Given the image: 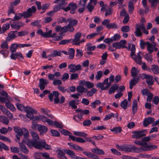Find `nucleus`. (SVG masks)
<instances>
[{"label":"nucleus","instance_id":"f257e3e1","mask_svg":"<svg viewBox=\"0 0 159 159\" xmlns=\"http://www.w3.org/2000/svg\"><path fill=\"white\" fill-rule=\"evenodd\" d=\"M30 134L34 140H31L28 138H26V140L22 141V142L25 143L29 148H31L34 147L37 149H41L43 148L47 150L52 149L50 145L46 144L44 140H38L39 139V137L36 132L34 131H30Z\"/></svg>","mask_w":159,"mask_h":159},{"label":"nucleus","instance_id":"f03ea898","mask_svg":"<svg viewBox=\"0 0 159 159\" xmlns=\"http://www.w3.org/2000/svg\"><path fill=\"white\" fill-rule=\"evenodd\" d=\"M36 7L34 6H32L29 8L26 11H24L22 13H18L16 14L13 21L17 20H20L22 17L24 18H28L32 16L34 13L36 11Z\"/></svg>","mask_w":159,"mask_h":159},{"label":"nucleus","instance_id":"7ed1b4c3","mask_svg":"<svg viewBox=\"0 0 159 159\" xmlns=\"http://www.w3.org/2000/svg\"><path fill=\"white\" fill-rule=\"evenodd\" d=\"M59 94V93L57 91H53L52 93H50L49 95V99L51 102H52L53 100V97L54 96L55 97L54 99L55 104L58 103L62 104L65 101V98L63 96H61L60 99L58 97Z\"/></svg>","mask_w":159,"mask_h":159},{"label":"nucleus","instance_id":"20e7f679","mask_svg":"<svg viewBox=\"0 0 159 159\" xmlns=\"http://www.w3.org/2000/svg\"><path fill=\"white\" fill-rule=\"evenodd\" d=\"M146 130H141L140 131H133L132 133L134 135L132 136L133 139H139L142 138L146 135Z\"/></svg>","mask_w":159,"mask_h":159},{"label":"nucleus","instance_id":"39448f33","mask_svg":"<svg viewBox=\"0 0 159 159\" xmlns=\"http://www.w3.org/2000/svg\"><path fill=\"white\" fill-rule=\"evenodd\" d=\"M77 7V5L74 3H69L68 6L64 8V11H67L70 10V12L71 14H74L75 12V10Z\"/></svg>","mask_w":159,"mask_h":159},{"label":"nucleus","instance_id":"423d86ee","mask_svg":"<svg viewBox=\"0 0 159 159\" xmlns=\"http://www.w3.org/2000/svg\"><path fill=\"white\" fill-rule=\"evenodd\" d=\"M6 101H7V102H6L5 103L6 106L8 109H10L12 111H15L16 110V108L14 107V105L11 103L10 102L9 100L7 98H4L3 97L0 96V102L2 103L5 102Z\"/></svg>","mask_w":159,"mask_h":159},{"label":"nucleus","instance_id":"0eeeda50","mask_svg":"<svg viewBox=\"0 0 159 159\" xmlns=\"http://www.w3.org/2000/svg\"><path fill=\"white\" fill-rule=\"evenodd\" d=\"M68 68L70 69V72L72 73L81 69V66L80 64L75 65L74 64H70L69 65Z\"/></svg>","mask_w":159,"mask_h":159},{"label":"nucleus","instance_id":"6e6552de","mask_svg":"<svg viewBox=\"0 0 159 159\" xmlns=\"http://www.w3.org/2000/svg\"><path fill=\"white\" fill-rule=\"evenodd\" d=\"M141 54H142V53L139 52L137 53V55L134 54L131 57L137 64L140 65L141 64L142 62V57L141 56Z\"/></svg>","mask_w":159,"mask_h":159},{"label":"nucleus","instance_id":"1a4fd4ad","mask_svg":"<svg viewBox=\"0 0 159 159\" xmlns=\"http://www.w3.org/2000/svg\"><path fill=\"white\" fill-rule=\"evenodd\" d=\"M40 83L39 85L40 89L42 90H44L45 88V86L47 85L48 84V81L43 78L40 79L39 80Z\"/></svg>","mask_w":159,"mask_h":159},{"label":"nucleus","instance_id":"9d476101","mask_svg":"<svg viewBox=\"0 0 159 159\" xmlns=\"http://www.w3.org/2000/svg\"><path fill=\"white\" fill-rule=\"evenodd\" d=\"M157 146L156 145H148L147 143V144L145 145V146L142 147V149H143L144 151H151L157 148Z\"/></svg>","mask_w":159,"mask_h":159},{"label":"nucleus","instance_id":"9b49d317","mask_svg":"<svg viewBox=\"0 0 159 159\" xmlns=\"http://www.w3.org/2000/svg\"><path fill=\"white\" fill-rule=\"evenodd\" d=\"M146 45L147 46V49L148 51L150 54L152 53L153 52L154 47L155 46L156 43L155 42H152L150 43L148 42H146Z\"/></svg>","mask_w":159,"mask_h":159},{"label":"nucleus","instance_id":"f8f14e48","mask_svg":"<svg viewBox=\"0 0 159 159\" xmlns=\"http://www.w3.org/2000/svg\"><path fill=\"white\" fill-rule=\"evenodd\" d=\"M154 120L155 119L153 118L148 117L146 118L145 119L143 122V125L145 127H147L149 124L154 122Z\"/></svg>","mask_w":159,"mask_h":159},{"label":"nucleus","instance_id":"ddd939ff","mask_svg":"<svg viewBox=\"0 0 159 159\" xmlns=\"http://www.w3.org/2000/svg\"><path fill=\"white\" fill-rule=\"evenodd\" d=\"M38 130L40 132V134L43 135L45 134L47 131L48 128L43 125H38Z\"/></svg>","mask_w":159,"mask_h":159},{"label":"nucleus","instance_id":"4468645a","mask_svg":"<svg viewBox=\"0 0 159 159\" xmlns=\"http://www.w3.org/2000/svg\"><path fill=\"white\" fill-rule=\"evenodd\" d=\"M139 77H133V79L130 80L129 82V88L132 89L133 86L137 84L139 81Z\"/></svg>","mask_w":159,"mask_h":159},{"label":"nucleus","instance_id":"2eb2a0df","mask_svg":"<svg viewBox=\"0 0 159 159\" xmlns=\"http://www.w3.org/2000/svg\"><path fill=\"white\" fill-rule=\"evenodd\" d=\"M81 34L80 33L78 32L76 33L75 35L74 39H71L72 43H78L80 41V39L81 37Z\"/></svg>","mask_w":159,"mask_h":159},{"label":"nucleus","instance_id":"dca6fc26","mask_svg":"<svg viewBox=\"0 0 159 159\" xmlns=\"http://www.w3.org/2000/svg\"><path fill=\"white\" fill-rule=\"evenodd\" d=\"M64 5L63 3L61 2L60 4L55 6L53 8L54 11L55 12H57L60 10L61 9H63L64 11L65 7H63Z\"/></svg>","mask_w":159,"mask_h":159},{"label":"nucleus","instance_id":"f3484780","mask_svg":"<svg viewBox=\"0 0 159 159\" xmlns=\"http://www.w3.org/2000/svg\"><path fill=\"white\" fill-rule=\"evenodd\" d=\"M19 144L20 148L22 151L25 154L28 153L29 152V150L26 146L21 143H20Z\"/></svg>","mask_w":159,"mask_h":159},{"label":"nucleus","instance_id":"a211bd4d","mask_svg":"<svg viewBox=\"0 0 159 159\" xmlns=\"http://www.w3.org/2000/svg\"><path fill=\"white\" fill-rule=\"evenodd\" d=\"M70 138L74 141L75 140L76 142L80 143H85L86 141L81 138H76L74 136H70Z\"/></svg>","mask_w":159,"mask_h":159},{"label":"nucleus","instance_id":"6ab92c4d","mask_svg":"<svg viewBox=\"0 0 159 159\" xmlns=\"http://www.w3.org/2000/svg\"><path fill=\"white\" fill-rule=\"evenodd\" d=\"M131 76L133 77H136L139 73V71L135 67H133L131 70Z\"/></svg>","mask_w":159,"mask_h":159},{"label":"nucleus","instance_id":"aec40b11","mask_svg":"<svg viewBox=\"0 0 159 159\" xmlns=\"http://www.w3.org/2000/svg\"><path fill=\"white\" fill-rule=\"evenodd\" d=\"M96 87L100 88L102 90H106L108 89L110 87V84L104 87L103 83H99L96 84Z\"/></svg>","mask_w":159,"mask_h":159},{"label":"nucleus","instance_id":"412c9836","mask_svg":"<svg viewBox=\"0 0 159 159\" xmlns=\"http://www.w3.org/2000/svg\"><path fill=\"white\" fill-rule=\"evenodd\" d=\"M18 33L17 31L11 32L8 34V37L7 38V40L10 41L16 37V34Z\"/></svg>","mask_w":159,"mask_h":159},{"label":"nucleus","instance_id":"4be33fe9","mask_svg":"<svg viewBox=\"0 0 159 159\" xmlns=\"http://www.w3.org/2000/svg\"><path fill=\"white\" fill-rule=\"evenodd\" d=\"M77 102L74 100H71L69 102V106L71 107L73 109H76L77 108V105L78 104Z\"/></svg>","mask_w":159,"mask_h":159},{"label":"nucleus","instance_id":"5701e85b","mask_svg":"<svg viewBox=\"0 0 159 159\" xmlns=\"http://www.w3.org/2000/svg\"><path fill=\"white\" fill-rule=\"evenodd\" d=\"M91 151L98 155H103L104 154V152L102 150L99 149L98 148H96L92 149Z\"/></svg>","mask_w":159,"mask_h":159},{"label":"nucleus","instance_id":"b1692460","mask_svg":"<svg viewBox=\"0 0 159 159\" xmlns=\"http://www.w3.org/2000/svg\"><path fill=\"white\" fill-rule=\"evenodd\" d=\"M128 11L131 14L134 9V6L133 2L131 1H129L128 5Z\"/></svg>","mask_w":159,"mask_h":159},{"label":"nucleus","instance_id":"393cba45","mask_svg":"<svg viewBox=\"0 0 159 159\" xmlns=\"http://www.w3.org/2000/svg\"><path fill=\"white\" fill-rule=\"evenodd\" d=\"M13 129L15 132L17 133L16 134H18L19 136H22L23 135L22 129H21L19 127L16 126L13 127Z\"/></svg>","mask_w":159,"mask_h":159},{"label":"nucleus","instance_id":"a878e982","mask_svg":"<svg viewBox=\"0 0 159 159\" xmlns=\"http://www.w3.org/2000/svg\"><path fill=\"white\" fill-rule=\"evenodd\" d=\"M151 70L154 74H157L159 73V67L158 65H152Z\"/></svg>","mask_w":159,"mask_h":159},{"label":"nucleus","instance_id":"bb28decb","mask_svg":"<svg viewBox=\"0 0 159 159\" xmlns=\"http://www.w3.org/2000/svg\"><path fill=\"white\" fill-rule=\"evenodd\" d=\"M24 111L27 113L32 112L34 113V114L37 113V111L30 106L25 107Z\"/></svg>","mask_w":159,"mask_h":159},{"label":"nucleus","instance_id":"cd10ccee","mask_svg":"<svg viewBox=\"0 0 159 159\" xmlns=\"http://www.w3.org/2000/svg\"><path fill=\"white\" fill-rule=\"evenodd\" d=\"M146 79V83L149 85H152L153 84V77L151 75H149Z\"/></svg>","mask_w":159,"mask_h":159},{"label":"nucleus","instance_id":"c85d7f7f","mask_svg":"<svg viewBox=\"0 0 159 159\" xmlns=\"http://www.w3.org/2000/svg\"><path fill=\"white\" fill-rule=\"evenodd\" d=\"M118 86L117 84H115L111 86L108 91V93L111 94L115 92V91L118 89Z\"/></svg>","mask_w":159,"mask_h":159},{"label":"nucleus","instance_id":"c756f323","mask_svg":"<svg viewBox=\"0 0 159 159\" xmlns=\"http://www.w3.org/2000/svg\"><path fill=\"white\" fill-rule=\"evenodd\" d=\"M136 30L134 32L135 35L137 37H139L141 36L142 34V33L138 24L136 25Z\"/></svg>","mask_w":159,"mask_h":159},{"label":"nucleus","instance_id":"7c9ffc66","mask_svg":"<svg viewBox=\"0 0 159 159\" xmlns=\"http://www.w3.org/2000/svg\"><path fill=\"white\" fill-rule=\"evenodd\" d=\"M0 121L6 125H8L9 122V120L7 117L2 116H0Z\"/></svg>","mask_w":159,"mask_h":159},{"label":"nucleus","instance_id":"2f4dec72","mask_svg":"<svg viewBox=\"0 0 159 159\" xmlns=\"http://www.w3.org/2000/svg\"><path fill=\"white\" fill-rule=\"evenodd\" d=\"M75 51L73 48H70L68 51V54L69 55V58L70 59H72L74 56Z\"/></svg>","mask_w":159,"mask_h":159},{"label":"nucleus","instance_id":"473e14b6","mask_svg":"<svg viewBox=\"0 0 159 159\" xmlns=\"http://www.w3.org/2000/svg\"><path fill=\"white\" fill-rule=\"evenodd\" d=\"M111 130L114 133L117 134L121 132V128L120 126L116 127L112 129H111Z\"/></svg>","mask_w":159,"mask_h":159},{"label":"nucleus","instance_id":"72a5a7b5","mask_svg":"<svg viewBox=\"0 0 159 159\" xmlns=\"http://www.w3.org/2000/svg\"><path fill=\"white\" fill-rule=\"evenodd\" d=\"M149 2L151 3V7H154L157 6L159 3V0H149Z\"/></svg>","mask_w":159,"mask_h":159},{"label":"nucleus","instance_id":"f704fd0d","mask_svg":"<svg viewBox=\"0 0 159 159\" xmlns=\"http://www.w3.org/2000/svg\"><path fill=\"white\" fill-rule=\"evenodd\" d=\"M137 109V102L136 100H135L133 101L132 105V111L133 114L136 112Z\"/></svg>","mask_w":159,"mask_h":159},{"label":"nucleus","instance_id":"c9c22d12","mask_svg":"<svg viewBox=\"0 0 159 159\" xmlns=\"http://www.w3.org/2000/svg\"><path fill=\"white\" fill-rule=\"evenodd\" d=\"M97 92V90L94 88H93L87 93V95L89 97H92L94 94Z\"/></svg>","mask_w":159,"mask_h":159},{"label":"nucleus","instance_id":"e433bc0d","mask_svg":"<svg viewBox=\"0 0 159 159\" xmlns=\"http://www.w3.org/2000/svg\"><path fill=\"white\" fill-rule=\"evenodd\" d=\"M23 135H24V137L23 140H26V138H28V137L29 136V133L28 130L26 129L23 128L22 130Z\"/></svg>","mask_w":159,"mask_h":159},{"label":"nucleus","instance_id":"4c0bfd02","mask_svg":"<svg viewBox=\"0 0 159 159\" xmlns=\"http://www.w3.org/2000/svg\"><path fill=\"white\" fill-rule=\"evenodd\" d=\"M118 28V26L115 23H111L109 25L107 26V28L108 29H117Z\"/></svg>","mask_w":159,"mask_h":159},{"label":"nucleus","instance_id":"58836bf2","mask_svg":"<svg viewBox=\"0 0 159 159\" xmlns=\"http://www.w3.org/2000/svg\"><path fill=\"white\" fill-rule=\"evenodd\" d=\"M18 46V44L16 43H13L11 46L10 48V50L11 53L14 52L16 51Z\"/></svg>","mask_w":159,"mask_h":159},{"label":"nucleus","instance_id":"ea45409f","mask_svg":"<svg viewBox=\"0 0 159 159\" xmlns=\"http://www.w3.org/2000/svg\"><path fill=\"white\" fill-rule=\"evenodd\" d=\"M65 152L66 153L69 155L70 157L73 158H75V152L72 150L67 149L65 150Z\"/></svg>","mask_w":159,"mask_h":159},{"label":"nucleus","instance_id":"a19ab883","mask_svg":"<svg viewBox=\"0 0 159 159\" xmlns=\"http://www.w3.org/2000/svg\"><path fill=\"white\" fill-rule=\"evenodd\" d=\"M20 23H21V25H17L15 23H13L11 25V27L13 29H16L19 30L21 27L25 25V24L21 22H20Z\"/></svg>","mask_w":159,"mask_h":159},{"label":"nucleus","instance_id":"79ce46f5","mask_svg":"<svg viewBox=\"0 0 159 159\" xmlns=\"http://www.w3.org/2000/svg\"><path fill=\"white\" fill-rule=\"evenodd\" d=\"M74 135L80 137H85L87 136V134L84 132L74 131Z\"/></svg>","mask_w":159,"mask_h":159},{"label":"nucleus","instance_id":"37998d69","mask_svg":"<svg viewBox=\"0 0 159 159\" xmlns=\"http://www.w3.org/2000/svg\"><path fill=\"white\" fill-rule=\"evenodd\" d=\"M75 111L77 113H82L84 115H88L89 113V110L87 109L83 110L81 109H77L75 110Z\"/></svg>","mask_w":159,"mask_h":159},{"label":"nucleus","instance_id":"c03bdc74","mask_svg":"<svg viewBox=\"0 0 159 159\" xmlns=\"http://www.w3.org/2000/svg\"><path fill=\"white\" fill-rule=\"evenodd\" d=\"M134 143L136 144L140 145L141 146H144L145 145L147 144V142H143L142 140H136L134 142Z\"/></svg>","mask_w":159,"mask_h":159},{"label":"nucleus","instance_id":"a18cd8bd","mask_svg":"<svg viewBox=\"0 0 159 159\" xmlns=\"http://www.w3.org/2000/svg\"><path fill=\"white\" fill-rule=\"evenodd\" d=\"M77 91L79 93L82 94L85 90V88L83 86H78L76 88Z\"/></svg>","mask_w":159,"mask_h":159},{"label":"nucleus","instance_id":"49530a36","mask_svg":"<svg viewBox=\"0 0 159 159\" xmlns=\"http://www.w3.org/2000/svg\"><path fill=\"white\" fill-rule=\"evenodd\" d=\"M127 105L128 102L126 99L121 102L120 103L121 107L124 109H125L127 108Z\"/></svg>","mask_w":159,"mask_h":159},{"label":"nucleus","instance_id":"de8ad7c7","mask_svg":"<svg viewBox=\"0 0 159 159\" xmlns=\"http://www.w3.org/2000/svg\"><path fill=\"white\" fill-rule=\"evenodd\" d=\"M101 103V102L99 100H96L91 104V106L93 108H96V105H99Z\"/></svg>","mask_w":159,"mask_h":159},{"label":"nucleus","instance_id":"09e8293b","mask_svg":"<svg viewBox=\"0 0 159 159\" xmlns=\"http://www.w3.org/2000/svg\"><path fill=\"white\" fill-rule=\"evenodd\" d=\"M40 110L43 113L47 115L48 117H53V116L52 115H49L47 114L49 112V111L47 109H46L43 108H41Z\"/></svg>","mask_w":159,"mask_h":159},{"label":"nucleus","instance_id":"8fccbe9b","mask_svg":"<svg viewBox=\"0 0 159 159\" xmlns=\"http://www.w3.org/2000/svg\"><path fill=\"white\" fill-rule=\"evenodd\" d=\"M103 75L102 72L101 71H99L97 72V74L95 76V78L97 80H99Z\"/></svg>","mask_w":159,"mask_h":159},{"label":"nucleus","instance_id":"3c124183","mask_svg":"<svg viewBox=\"0 0 159 159\" xmlns=\"http://www.w3.org/2000/svg\"><path fill=\"white\" fill-rule=\"evenodd\" d=\"M61 52L55 50L53 51V53L51 55H50L49 56L54 57H56L57 56H61Z\"/></svg>","mask_w":159,"mask_h":159},{"label":"nucleus","instance_id":"603ef678","mask_svg":"<svg viewBox=\"0 0 159 159\" xmlns=\"http://www.w3.org/2000/svg\"><path fill=\"white\" fill-rule=\"evenodd\" d=\"M87 0H81L80 1L78 5V7H84L86 5Z\"/></svg>","mask_w":159,"mask_h":159},{"label":"nucleus","instance_id":"864d4df0","mask_svg":"<svg viewBox=\"0 0 159 159\" xmlns=\"http://www.w3.org/2000/svg\"><path fill=\"white\" fill-rule=\"evenodd\" d=\"M70 42H71L70 39H64L59 42L58 43L60 45H65Z\"/></svg>","mask_w":159,"mask_h":159},{"label":"nucleus","instance_id":"5fc2aeb1","mask_svg":"<svg viewBox=\"0 0 159 159\" xmlns=\"http://www.w3.org/2000/svg\"><path fill=\"white\" fill-rule=\"evenodd\" d=\"M60 132L65 135H69V138L70 136H73L71 135V132L64 129H62L60 131Z\"/></svg>","mask_w":159,"mask_h":159},{"label":"nucleus","instance_id":"6e6d98bb","mask_svg":"<svg viewBox=\"0 0 159 159\" xmlns=\"http://www.w3.org/2000/svg\"><path fill=\"white\" fill-rule=\"evenodd\" d=\"M130 27L128 25L122 26L121 28V31L123 32H127L130 30Z\"/></svg>","mask_w":159,"mask_h":159},{"label":"nucleus","instance_id":"4d7b16f0","mask_svg":"<svg viewBox=\"0 0 159 159\" xmlns=\"http://www.w3.org/2000/svg\"><path fill=\"white\" fill-rule=\"evenodd\" d=\"M40 21L39 20H36L31 23V25L33 26H37L39 28H40L41 25L39 24Z\"/></svg>","mask_w":159,"mask_h":159},{"label":"nucleus","instance_id":"13d9d810","mask_svg":"<svg viewBox=\"0 0 159 159\" xmlns=\"http://www.w3.org/2000/svg\"><path fill=\"white\" fill-rule=\"evenodd\" d=\"M10 27V25L9 24H6L3 25L2 27V33H4L7 30H8Z\"/></svg>","mask_w":159,"mask_h":159},{"label":"nucleus","instance_id":"bf43d9fd","mask_svg":"<svg viewBox=\"0 0 159 159\" xmlns=\"http://www.w3.org/2000/svg\"><path fill=\"white\" fill-rule=\"evenodd\" d=\"M52 31L51 30H50L48 32H46L45 33H43V35H42V37L45 38L51 37V35L52 34Z\"/></svg>","mask_w":159,"mask_h":159},{"label":"nucleus","instance_id":"052dcab7","mask_svg":"<svg viewBox=\"0 0 159 159\" xmlns=\"http://www.w3.org/2000/svg\"><path fill=\"white\" fill-rule=\"evenodd\" d=\"M120 38V35L118 34H116L111 38L113 41L119 40Z\"/></svg>","mask_w":159,"mask_h":159},{"label":"nucleus","instance_id":"680f3d73","mask_svg":"<svg viewBox=\"0 0 159 159\" xmlns=\"http://www.w3.org/2000/svg\"><path fill=\"white\" fill-rule=\"evenodd\" d=\"M64 153L62 152H60L57 153V157L60 159H67L66 157L64 155Z\"/></svg>","mask_w":159,"mask_h":159},{"label":"nucleus","instance_id":"e2e57ef3","mask_svg":"<svg viewBox=\"0 0 159 159\" xmlns=\"http://www.w3.org/2000/svg\"><path fill=\"white\" fill-rule=\"evenodd\" d=\"M16 106L17 109L20 111H24L25 107L22 104L20 103H16Z\"/></svg>","mask_w":159,"mask_h":159},{"label":"nucleus","instance_id":"0e129e2a","mask_svg":"<svg viewBox=\"0 0 159 159\" xmlns=\"http://www.w3.org/2000/svg\"><path fill=\"white\" fill-rule=\"evenodd\" d=\"M51 133L53 136L58 137L60 135L59 133L57 131L54 130H51Z\"/></svg>","mask_w":159,"mask_h":159},{"label":"nucleus","instance_id":"69168bd1","mask_svg":"<svg viewBox=\"0 0 159 159\" xmlns=\"http://www.w3.org/2000/svg\"><path fill=\"white\" fill-rule=\"evenodd\" d=\"M94 85L93 83L89 81H87L85 86L88 89L93 88Z\"/></svg>","mask_w":159,"mask_h":159},{"label":"nucleus","instance_id":"338daca9","mask_svg":"<svg viewBox=\"0 0 159 159\" xmlns=\"http://www.w3.org/2000/svg\"><path fill=\"white\" fill-rule=\"evenodd\" d=\"M119 42V43L120 45L121 48H126V47L125 46V45L126 43V42L125 40H121Z\"/></svg>","mask_w":159,"mask_h":159},{"label":"nucleus","instance_id":"774afa93","mask_svg":"<svg viewBox=\"0 0 159 159\" xmlns=\"http://www.w3.org/2000/svg\"><path fill=\"white\" fill-rule=\"evenodd\" d=\"M91 124L92 122L89 120H85L83 122V125L84 126H89Z\"/></svg>","mask_w":159,"mask_h":159}]
</instances>
